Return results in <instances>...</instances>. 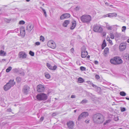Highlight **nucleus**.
<instances>
[{
	"label": "nucleus",
	"instance_id": "f257e3e1",
	"mask_svg": "<svg viewBox=\"0 0 129 129\" xmlns=\"http://www.w3.org/2000/svg\"><path fill=\"white\" fill-rule=\"evenodd\" d=\"M94 122L99 124L101 123L104 121V116L100 114H96L94 115L93 117Z\"/></svg>",
	"mask_w": 129,
	"mask_h": 129
},
{
	"label": "nucleus",
	"instance_id": "f03ea898",
	"mask_svg": "<svg viewBox=\"0 0 129 129\" xmlns=\"http://www.w3.org/2000/svg\"><path fill=\"white\" fill-rule=\"evenodd\" d=\"M111 63L115 65L119 64L122 63V61L121 58L118 56L114 57L112 58L110 61Z\"/></svg>",
	"mask_w": 129,
	"mask_h": 129
},
{
	"label": "nucleus",
	"instance_id": "7ed1b4c3",
	"mask_svg": "<svg viewBox=\"0 0 129 129\" xmlns=\"http://www.w3.org/2000/svg\"><path fill=\"white\" fill-rule=\"evenodd\" d=\"M81 21L83 23H89L91 20V16L89 15H84L80 18Z\"/></svg>",
	"mask_w": 129,
	"mask_h": 129
},
{
	"label": "nucleus",
	"instance_id": "20e7f679",
	"mask_svg": "<svg viewBox=\"0 0 129 129\" xmlns=\"http://www.w3.org/2000/svg\"><path fill=\"white\" fill-rule=\"evenodd\" d=\"M36 98L38 101H45L47 99L48 96L46 94L44 93H41L38 94Z\"/></svg>",
	"mask_w": 129,
	"mask_h": 129
},
{
	"label": "nucleus",
	"instance_id": "39448f33",
	"mask_svg": "<svg viewBox=\"0 0 129 129\" xmlns=\"http://www.w3.org/2000/svg\"><path fill=\"white\" fill-rule=\"evenodd\" d=\"M93 29L94 31L99 33H102L103 30V27L97 24L94 25Z\"/></svg>",
	"mask_w": 129,
	"mask_h": 129
},
{
	"label": "nucleus",
	"instance_id": "423d86ee",
	"mask_svg": "<svg viewBox=\"0 0 129 129\" xmlns=\"http://www.w3.org/2000/svg\"><path fill=\"white\" fill-rule=\"evenodd\" d=\"M86 50V48L85 46H83L81 48V56L82 58H85L88 54V52Z\"/></svg>",
	"mask_w": 129,
	"mask_h": 129
},
{
	"label": "nucleus",
	"instance_id": "0eeeda50",
	"mask_svg": "<svg viewBox=\"0 0 129 129\" xmlns=\"http://www.w3.org/2000/svg\"><path fill=\"white\" fill-rule=\"evenodd\" d=\"M47 45L48 47L53 49H55L56 47V45L55 42L52 40L49 41Z\"/></svg>",
	"mask_w": 129,
	"mask_h": 129
},
{
	"label": "nucleus",
	"instance_id": "6e6552de",
	"mask_svg": "<svg viewBox=\"0 0 129 129\" xmlns=\"http://www.w3.org/2000/svg\"><path fill=\"white\" fill-rule=\"evenodd\" d=\"M37 91L39 92H42L44 91L45 88L43 85L42 84L38 85L37 87Z\"/></svg>",
	"mask_w": 129,
	"mask_h": 129
},
{
	"label": "nucleus",
	"instance_id": "1a4fd4ad",
	"mask_svg": "<svg viewBox=\"0 0 129 129\" xmlns=\"http://www.w3.org/2000/svg\"><path fill=\"white\" fill-rule=\"evenodd\" d=\"M88 115V114L87 112H83L79 116L78 118V120H80L82 118L86 117Z\"/></svg>",
	"mask_w": 129,
	"mask_h": 129
},
{
	"label": "nucleus",
	"instance_id": "9d476101",
	"mask_svg": "<svg viewBox=\"0 0 129 129\" xmlns=\"http://www.w3.org/2000/svg\"><path fill=\"white\" fill-rule=\"evenodd\" d=\"M67 124L68 128L71 129H73L75 125L74 123L72 121L68 122Z\"/></svg>",
	"mask_w": 129,
	"mask_h": 129
},
{
	"label": "nucleus",
	"instance_id": "9b49d317",
	"mask_svg": "<svg viewBox=\"0 0 129 129\" xmlns=\"http://www.w3.org/2000/svg\"><path fill=\"white\" fill-rule=\"evenodd\" d=\"M18 56L19 58H26L27 56L26 54L23 51L20 52L19 53Z\"/></svg>",
	"mask_w": 129,
	"mask_h": 129
},
{
	"label": "nucleus",
	"instance_id": "f8f14e48",
	"mask_svg": "<svg viewBox=\"0 0 129 129\" xmlns=\"http://www.w3.org/2000/svg\"><path fill=\"white\" fill-rule=\"evenodd\" d=\"M126 47V44L125 43H122L120 44L119 46V49L120 51H123L125 49Z\"/></svg>",
	"mask_w": 129,
	"mask_h": 129
},
{
	"label": "nucleus",
	"instance_id": "ddd939ff",
	"mask_svg": "<svg viewBox=\"0 0 129 129\" xmlns=\"http://www.w3.org/2000/svg\"><path fill=\"white\" fill-rule=\"evenodd\" d=\"M47 66L49 69L52 70H55L57 68V66L55 65L52 67L51 64L48 63H47Z\"/></svg>",
	"mask_w": 129,
	"mask_h": 129
},
{
	"label": "nucleus",
	"instance_id": "4468645a",
	"mask_svg": "<svg viewBox=\"0 0 129 129\" xmlns=\"http://www.w3.org/2000/svg\"><path fill=\"white\" fill-rule=\"evenodd\" d=\"M70 16V14L69 13L64 14L62 15L60 17V19L61 20L64 19L68 18Z\"/></svg>",
	"mask_w": 129,
	"mask_h": 129
},
{
	"label": "nucleus",
	"instance_id": "2eb2a0df",
	"mask_svg": "<svg viewBox=\"0 0 129 129\" xmlns=\"http://www.w3.org/2000/svg\"><path fill=\"white\" fill-rule=\"evenodd\" d=\"M29 89L30 88L28 86H25L24 87L23 91L24 93L27 94L29 91Z\"/></svg>",
	"mask_w": 129,
	"mask_h": 129
},
{
	"label": "nucleus",
	"instance_id": "dca6fc26",
	"mask_svg": "<svg viewBox=\"0 0 129 129\" xmlns=\"http://www.w3.org/2000/svg\"><path fill=\"white\" fill-rule=\"evenodd\" d=\"M76 25V22L75 21H73L72 22V25L71 26L70 29H73L75 27Z\"/></svg>",
	"mask_w": 129,
	"mask_h": 129
},
{
	"label": "nucleus",
	"instance_id": "f3484780",
	"mask_svg": "<svg viewBox=\"0 0 129 129\" xmlns=\"http://www.w3.org/2000/svg\"><path fill=\"white\" fill-rule=\"evenodd\" d=\"M8 83L11 87L13 86L15 84V82L14 81V79L10 80Z\"/></svg>",
	"mask_w": 129,
	"mask_h": 129
},
{
	"label": "nucleus",
	"instance_id": "a211bd4d",
	"mask_svg": "<svg viewBox=\"0 0 129 129\" xmlns=\"http://www.w3.org/2000/svg\"><path fill=\"white\" fill-rule=\"evenodd\" d=\"M11 87V86L7 83L4 86V88L5 90L7 91Z\"/></svg>",
	"mask_w": 129,
	"mask_h": 129
},
{
	"label": "nucleus",
	"instance_id": "6ab92c4d",
	"mask_svg": "<svg viewBox=\"0 0 129 129\" xmlns=\"http://www.w3.org/2000/svg\"><path fill=\"white\" fill-rule=\"evenodd\" d=\"M109 52V49L108 47L106 48L104 51V55L106 56L107 54Z\"/></svg>",
	"mask_w": 129,
	"mask_h": 129
},
{
	"label": "nucleus",
	"instance_id": "aec40b11",
	"mask_svg": "<svg viewBox=\"0 0 129 129\" xmlns=\"http://www.w3.org/2000/svg\"><path fill=\"white\" fill-rule=\"evenodd\" d=\"M69 23V21L68 20H65L63 23V25L64 27H66Z\"/></svg>",
	"mask_w": 129,
	"mask_h": 129
},
{
	"label": "nucleus",
	"instance_id": "412c9836",
	"mask_svg": "<svg viewBox=\"0 0 129 129\" xmlns=\"http://www.w3.org/2000/svg\"><path fill=\"white\" fill-rule=\"evenodd\" d=\"M33 26L31 25H28L27 27V29L29 31H30L33 29Z\"/></svg>",
	"mask_w": 129,
	"mask_h": 129
},
{
	"label": "nucleus",
	"instance_id": "4be33fe9",
	"mask_svg": "<svg viewBox=\"0 0 129 129\" xmlns=\"http://www.w3.org/2000/svg\"><path fill=\"white\" fill-rule=\"evenodd\" d=\"M106 40L108 41L109 43L111 45H113V43L112 41L110 39V37L109 36H107L106 38Z\"/></svg>",
	"mask_w": 129,
	"mask_h": 129
},
{
	"label": "nucleus",
	"instance_id": "5701e85b",
	"mask_svg": "<svg viewBox=\"0 0 129 129\" xmlns=\"http://www.w3.org/2000/svg\"><path fill=\"white\" fill-rule=\"evenodd\" d=\"M117 16V14L115 13H109L108 15V16L109 17H116Z\"/></svg>",
	"mask_w": 129,
	"mask_h": 129
},
{
	"label": "nucleus",
	"instance_id": "b1692460",
	"mask_svg": "<svg viewBox=\"0 0 129 129\" xmlns=\"http://www.w3.org/2000/svg\"><path fill=\"white\" fill-rule=\"evenodd\" d=\"M6 53L2 50L0 51V56H4L6 55Z\"/></svg>",
	"mask_w": 129,
	"mask_h": 129
},
{
	"label": "nucleus",
	"instance_id": "393cba45",
	"mask_svg": "<svg viewBox=\"0 0 129 129\" xmlns=\"http://www.w3.org/2000/svg\"><path fill=\"white\" fill-rule=\"evenodd\" d=\"M107 44L105 40H104L102 46V49L106 46Z\"/></svg>",
	"mask_w": 129,
	"mask_h": 129
},
{
	"label": "nucleus",
	"instance_id": "a878e982",
	"mask_svg": "<svg viewBox=\"0 0 129 129\" xmlns=\"http://www.w3.org/2000/svg\"><path fill=\"white\" fill-rule=\"evenodd\" d=\"M84 80L81 77H79L78 80V82L79 83H82L84 82Z\"/></svg>",
	"mask_w": 129,
	"mask_h": 129
},
{
	"label": "nucleus",
	"instance_id": "bb28decb",
	"mask_svg": "<svg viewBox=\"0 0 129 129\" xmlns=\"http://www.w3.org/2000/svg\"><path fill=\"white\" fill-rule=\"evenodd\" d=\"M20 33L21 35H22L23 36H24L25 35V32L24 28L20 30Z\"/></svg>",
	"mask_w": 129,
	"mask_h": 129
},
{
	"label": "nucleus",
	"instance_id": "cd10ccee",
	"mask_svg": "<svg viewBox=\"0 0 129 129\" xmlns=\"http://www.w3.org/2000/svg\"><path fill=\"white\" fill-rule=\"evenodd\" d=\"M40 41L44 42L45 40V38L44 37L42 36H41L40 37Z\"/></svg>",
	"mask_w": 129,
	"mask_h": 129
},
{
	"label": "nucleus",
	"instance_id": "c85d7f7f",
	"mask_svg": "<svg viewBox=\"0 0 129 129\" xmlns=\"http://www.w3.org/2000/svg\"><path fill=\"white\" fill-rule=\"evenodd\" d=\"M120 94L122 96H124L126 95V93L123 91H121L120 92Z\"/></svg>",
	"mask_w": 129,
	"mask_h": 129
},
{
	"label": "nucleus",
	"instance_id": "c756f323",
	"mask_svg": "<svg viewBox=\"0 0 129 129\" xmlns=\"http://www.w3.org/2000/svg\"><path fill=\"white\" fill-rule=\"evenodd\" d=\"M12 69V68L11 67H10L8 68L6 70V72H9Z\"/></svg>",
	"mask_w": 129,
	"mask_h": 129
},
{
	"label": "nucleus",
	"instance_id": "7c9ffc66",
	"mask_svg": "<svg viewBox=\"0 0 129 129\" xmlns=\"http://www.w3.org/2000/svg\"><path fill=\"white\" fill-rule=\"evenodd\" d=\"M45 77L47 79H49L50 78V76L49 74L47 73L45 75Z\"/></svg>",
	"mask_w": 129,
	"mask_h": 129
},
{
	"label": "nucleus",
	"instance_id": "2f4dec72",
	"mask_svg": "<svg viewBox=\"0 0 129 129\" xmlns=\"http://www.w3.org/2000/svg\"><path fill=\"white\" fill-rule=\"evenodd\" d=\"M110 36L111 39H114V36L113 33H111L110 35Z\"/></svg>",
	"mask_w": 129,
	"mask_h": 129
},
{
	"label": "nucleus",
	"instance_id": "473e14b6",
	"mask_svg": "<svg viewBox=\"0 0 129 129\" xmlns=\"http://www.w3.org/2000/svg\"><path fill=\"white\" fill-rule=\"evenodd\" d=\"M80 70L81 71H85L86 70V68H85L84 67L81 66L80 68Z\"/></svg>",
	"mask_w": 129,
	"mask_h": 129
},
{
	"label": "nucleus",
	"instance_id": "72a5a7b5",
	"mask_svg": "<svg viewBox=\"0 0 129 129\" xmlns=\"http://www.w3.org/2000/svg\"><path fill=\"white\" fill-rule=\"evenodd\" d=\"M101 33V35L103 37L106 36V31H103Z\"/></svg>",
	"mask_w": 129,
	"mask_h": 129
},
{
	"label": "nucleus",
	"instance_id": "f704fd0d",
	"mask_svg": "<svg viewBox=\"0 0 129 129\" xmlns=\"http://www.w3.org/2000/svg\"><path fill=\"white\" fill-rule=\"evenodd\" d=\"M25 23V22L23 20H21L19 22V24H20L21 25V24H24Z\"/></svg>",
	"mask_w": 129,
	"mask_h": 129
},
{
	"label": "nucleus",
	"instance_id": "c9c22d12",
	"mask_svg": "<svg viewBox=\"0 0 129 129\" xmlns=\"http://www.w3.org/2000/svg\"><path fill=\"white\" fill-rule=\"evenodd\" d=\"M29 54L31 56H34V52L30 51L29 52Z\"/></svg>",
	"mask_w": 129,
	"mask_h": 129
},
{
	"label": "nucleus",
	"instance_id": "e433bc0d",
	"mask_svg": "<svg viewBox=\"0 0 129 129\" xmlns=\"http://www.w3.org/2000/svg\"><path fill=\"white\" fill-rule=\"evenodd\" d=\"M126 28V27L125 26H123L122 27V31L123 32L125 30Z\"/></svg>",
	"mask_w": 129,
	"mask_h": 129
},
{
	"label": "nucleus",
	"instance_id": "4c0bfd02",
	"mask_svg": "<svg viewBox=\"0 0 129 129\" xmlns=\"http://www.w3.org/2000/svg\"><path fill=\"white\" fill-rule=\"evenodd\" d=\"M107 28L108 30H112V27L111 26H108Z\"/></svg>",
	"mask_w": 129,
	"mask_h": 129
},
{
	"label": "nucleus",
	"instance_id": "58836bf2",
	"mask_svg": "<svg viewBox=\"0 0 129 129\" xmlns=\"http://www.w3.org/2000/svg\"><path fill=\"white\" fill-rule=\"evenodd\" d=\"M87 102V101L85 100H83L81 102V103L82 104L85 103Z\"/></svg>",
	"mask_w": 129,
	"mask_h": 129
},
{
	"label": "nucleus",
	"instance_id": "ea45409f",
	"mask_svg": "<svg viewBox=\"0 0 129 129\" xmlns=\"http://www.w3.org/2000/svg\"><path fill=\"white\" fill-rule=\"evenodd\" d=\"M111 121V120L110 119L108 120H107L105 121V122L104 123V124H106L107 123L110 122Z\"/></svg>",
	"mask_w": 129,
	"mask_h": 129
},
{
	"label": "nucleus",
	"instance_id": "a19ab883",
	"mask_svg": "<svg viewBox=\"0 0 129 129\" xmlns=\"http://www.w3.org/2000/svg\"><path fill=\"white\" fill-rule=\"evenodd\" d=\"M95 77V78L97 79H99L100 78V76L98 75H96Z\"/></svg>",
	"mask_w": 129,
	"mask_h": 129
},
{
	"label": "nucleus",
	"instance_id": "79ce46f5",
	"mask_svg": "<svg viewBox=\"0 0 129 129\" xmlns=\"http://www.w3.org/2000/svg\"><path fill=\"white\" fill-rule=\"evenodd\" d=\"M121 112H124L125 110V109L124 108H121Z\"/></svg>",
	"mask_w": 129,
	"mask_h": 129
},
{
	"label": "nucleus",
	"instance_id": "37998d69",
	"mask_svg": "<svg viewBox=\"0 0 129 129\" xmlns=\"http://www.w3.org/2000/svg\"><path fill=\"white\" fill-rule=\"evenodd\" d=\"M42 10H43V12H44V14H45V16L46 17V16H47V14H46V12L43 9H42Z\"/></svg>",
	"mask_w": 129,
	"mask_h": 129
},
{
	"label": "nucleus",
	"instance_id": "c03bdc74",
	"mask_svg": "<svg viewBox=\"0 0 129 129\" xmlns=\"http://www.w3.org/2000/svg\"><path fill=\"white\" fill-rule=\"evenodd\" d=\"M40 43L39 42H37L35 43V44L36 45L38 46L40 45Z\"/></svg>",
	"mask_w": 129,
	"mask_h": 129
},
{
	"label": "nucleus",
	"instance_id": "a18cd8bd",
	"mask_svg": "<svg viewBox=\"0 0 129 129\" xmlns=\"http://www.w3.org/2000/svg\"><path fill=\"white\" fill-rule=\"evenodd\" d=\"M114 119L116 121H117L118 120V117H115L114 118Z\"/></svg>",
	"mask_w": 129,
	"mask_h": 129
},
{
	"label": "nucleus",
	"instance_id": "49530a36",
	"mask_svg": "<svg viewBox=\"0 0 129 129\" xmlns=\"http://www.w3.org/2000/svg\"><path fill=\"white\" fill-rule=\"evenodd\" d=\"M44 119V117L43 116L41 117L40 118V120L41 121H42Z\"/></svg>",
	"mask_w": 129,
	"mask_h": 129
},
{
	"label": "nucleus",
	"instance_id": "de8ad7c7",
	"mask_svg": "<svg viewBox=\"0 0 129 129\" xmlns=\"http://www.w3.org/2000/svg\"><path fill=\"white\" fill-rule=\"evenodd\" d=\"M94 63L95 64H97L98 63V62L96 60H95L94 61Z\"/></svg>",
	"mask_w": 129,
	"mask_h": 129
},
{
	"label": "nucleus",
	"instance_id": "09e8293b",
	"mask_svg": "<svg viewBox=\"0 0 129 129\" xmlns=\"http://www.w3.org/2000/svg\"><path fill=\"white\" fill-rule=\"evenodd\" d=\"M72 98H75V95H72L71 96Z\"/></svg>",
	"mask_w": 129,
	"mask_h": 129
},
{
	"label": "nucleus",
	"instance_id": "8fccbe9b",
	"mask_svg": "<svg viewBox=\"0 0 129 129\" xmlns=\"http://www.w3.org/2000/svg\"><path fill=\"white\" fill-rule=\"evenodd\" d=\"M89 120H88V119H87V120H85V123H89Z\"/></svg>",
	"mask_w": 129,
	"mask_h": 129
},
{
	"label": "nucleus",
	"instance_id": "3c124183",
	"mask_svg": "<svg viewBox=\"0 0 129 129\" xmlns=\"http://www.w3.org/2000/svg\"><path fill=\"white\" fill-rule=\"evenodd\" d=\"M86 82L88 84H90L91 83V82L90 81H86Z\"/></svg>",
	"mask_w": 129,
	"mask_h": 129
},
{
	"label": "nucleus",
	"instance_id": "603ef678",
	"mask_svg": "<svg viewBox=\"0 0 129 129\" xmlns=\"http://www.w3.org/2000/svg\"><path fill=\"white\" fill-rule=\"evenodd\" d=\"M55 115H56V113H53L52 114V116H53Z\"/></svg>",
	"mask_w": 129,
	"mask_h": 129
},
{
	"label": "nucleus",
	"instance_id": "864d4df0",
	"mask_svg": "<svg viewBox=\"0 0 129 129\" xmlns=\"http://www.w3.org/2000/svg\"><path fill=\"white\" fill-rule=\"evenodd\" d=\"M90 56L89 55H88L87 56V58H89L90 57Z\"/></svg>",
	"mask_w": 129,
	"mask_h": 129
},
{
	"label": "nucleus",
	"instance_id": "5fc2aeb1",
	"mask_svg": "<svg viewBox=\"0 0 129 129\" xmlns=\"http://www.w3.org/2000/svg\"><path fill=\"white\" fill-rule=\"evenodd\" d=\"M127 42L128 43H129V38L127 40Z\"/></svg>",
	"mask_w": 129,
	"mask_h": 129
},
{
	"label": "nucleus",
	"instance_id": "6e6d98bb",
	"mask_svg": "<svg viewBox=\"0 0 129 129\" xmlns=\"http://www.w3.org/2000/svg\"><path fill=\"white\" fill-rule=\"evenodd\" d=\"M126 99L127 100H129V98H126Z\"/></svg>",
	"mask_w": 129,
	"mask_h": 129
},
{
	"label": "nucleus",
	"instance_id": "4d7b16f0",
	"mask_svg": "<svg viewBox=\"0 0 129 129\" xmlns=\"http://www.w3.org/2000/svg\"><path fill=\"white\" fill-rule=\"evenodd\" d=\"M30 0H26V1L27 2H28Z\"/></svg>",
	"mask_w": 129,
	"mask_h": 129
},
{
	"label": "nucleus",
	"instance_id": "13d9d810",
	"mask_svg": "<svg viewBox=\"0 0 129 129\" xmlns=\"http://www.w3.org/2000/svg\"><path fill=\"white\" fill-rule=\"evenodd\" d=\"M110 7H112L113 6V5H110Z\"/></svg>",
	"mask_w": 129,
	"mask_h": 129
},
{
	"label": "nucleus",
	"instance_id": "bf43d9fd",
	"mask_svg": "<svg viewBox=\"0 0 129 129\" xmlns=\"http://www.w3.org/2000/svg\"><path fill=\"white\" fill-rule=\"evenodd\" d=\"M76 110H75L74 111V112H76Z\"/></svg>",
	"mask_w": 129,
	"mask_h": 129
},
{
	"label": "nucleus",
	"instance_id": "052dcab7",
	"mask_svg": "<svg viewBox=\"0 0 129 129\" xmlns=\"http://www.w3.org/2000/svg\"><path fill=\"white\" fill-rule=\"evenodd\" d=\"M122 129V128H119V129Z\"/></svg>",
	"mask_w": 129,
	"mask_h": 129
}]
</instances>
